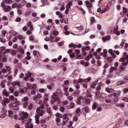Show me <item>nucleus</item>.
Instances as JSON below:
<instances>
[{
  "mask_svg": "<svg viewBox=\"0 0 128 128\" xmlns=\"http://www.w3.org/2000/svg\"><path fill=\"white\" fill-rule=\"evenodd\" d=\"M80 64L84 66H88V63H86V62H84V60H81Z\"/></svg>",
  "mask_w": 128,
  "mask_h": 128,
  "instance_id": "obj_35",
  "label": "nucleus"
},
{
  "mask_svg": "<svg viewBox=\"0 0 128 128\" xmlns=\"http://www.w3.org/2000/svg\"><path fill=\"white\" fill-rule=\"evenodd\" d=\"M12 8H18V6L16 4H12Z\"/></svg>",
  "mask_w": 128,
  "mask_h": 128,
  "instance_id": "obj_51",
  "label": "nucleus"
},
{
  "mask_svg": "<svg viewBox=\"0 0 128 128\" xmlns=\"http://www.w3.org/2000/svg\"><path fill=\"white\" fill-rule=\"evenodd\" d=\"M81 46H82V44H79L78 45H76L72 43L69 44V48H80Z\"/></svg>",
  "mask_w": 128,
  "mask_h": 128,
  "instance_id": "obj_16",
  "label": "nucleus"
},
{
  "mask_svg": "<svg viewBox=\"0 0 128 128\" xmlns=\"http://www.w3.org/2000/svg\"><path fill=\"white\" fill-rule=\"evenodd\" d=\"M39 92H40L41 93L44 92V88H40V89H39Z\"/></svg>",
  "mask_w": 128,
  "mask_h": 128,
  "instance_id": "obj_63",
  "label": "nucleus"
},
{
  "mask_svg": "<svg viewBox=\"0 0 128 128\" xmlns=\"http://www.w3.org/2000/svg\"><path fill=\"white\" fill-rule=\"evenodd\" d=\"M1 6L2 8L4 11L8 12H10V7L9 6H4V2H2L1 4Z\"/></svg>",
  "mask_w": 128,
  "mask_h": 128,
  "instance_id": "obj_10",
  "label": "nucleus"
},
{
  "mask_svg": "<svg viewBox=\"0 0 128 128\" xmlns=\"http://www.w3.org/2000/svg\"><path fill=\"white\" fill-rule=\"evenodd\" d=\"M122 100L124 102H128V97H124L122 98Z\"/></svg>",
  "mask_w": 128,
  "mask_h": 128,
  "instance_id": "obj_57",
  "label": "nucleus"
},
{
  "mask_svg": "<svg viewBox=\"0 0 128 128\" xmlns=\"http://www.w3.org/2000/svg\"><path fill=\"white\" fill-rule=\"evenodd\" d=\"M22 104L24 108H26L28 106V97H24L22 99Z\"/></svg>",
  "mask_w": 128,
  "mask_h": 128,
  "instance_id": "obj_4",
  "label": "nucleus"
},
{
  "mask_svg": "<svg viewBox=\"0 0 128 128\" xmlns=\"http://www.w3.org/2000/svg\"><path fill=\"white\" fill-rule=\"evenodd\" d=\"M56 116V122L57 123V126H60V124H58V122H60V118H64V115L62 114H60V113H56L55 114Z\"/></svg>",
  "mask_w": 128,
  "mask_h": 128,
  "instance_id": "obj_5",
  "label": "nucleus"
},
{
  "mask_svg": "<svg viewBox=\"0 0 128 128\" xmlns=\"http://www.w3.org/2000/svg\"><path fill=\"white\" fill-rule=\"evenodd\" d=\"M123 54V58H120V62H122V66H126L128 64V54L126 52H124Z\"/></svg>",
  "mask_w": 128,
  "mask_h": 128,
  "instance_id": "obj_2",
  "label": "nucleus"
},
{
  "mask_svg": "<svg viewBox=\"0 0 128 128\" xmlns=\"http://www.w3.org/2000/svg\"><path fill=\"white\" fill-rule=\"evenodd\" d=\"M1 88H6V84H4V82H2L0 84Z\"/></svg>",
  "mask_w": 128,
  "mask_h": 128,
  "instance_id": "obj_45",
  "label": "nucleus"
},
{
  "mask_svg": "<svg viewBox=\"0 0 128 128\" xmlns=\"http://www.w3.org/2000/svg\"><path fill=\"white\" fill-rule=\"evenodd\" d=\"M103 42H106L107 40H110V36H108L102 38Z\"/></svg>",
  "mask_w": 128,
  "mask_h": 128,
  "instance_id": "obj_24",
  "label": "nucleus"
},
{
  "mask_svg": "<svg viewBox=\"0 0 128 128\" xmlns=\"http://www.w3.org/2000/svg\"><path fill=\"white\" fill-rule=\"evenodd\" d=\"M9 100H12V102L14 104H18V106H19V104H20V102L19 101H18V98H14V96L12 95H10V96H9Z\"/></svg>",
  "mask_w": 128,
  "mask_h": 128,
  "instance_id": "obj_7",
  "label": "nucleus"
},
{
  "mask_svg": "<svg viewBox=\"0 0 128 128\" xmlns=\"http://www.w3.org/2000/svg\"><path fill=\"white\" fill-rule=\"evenodd\" d=\"M117 106H120V108H124V103H122L121 104H118V105H117Z\"/></svg>",
  "mask_w": 128,
  "mask_h": 128,
  "instance_id": "obj_55",
  "label": "nucleus"
},
{
  "mask_svg": "<svg viewBox=\"0 0 128 128\" xmlns=\"http://www.w3.org/2000/svg\"><path fill=\"white\" fill-rule=\"evenodd\" d=\"M86 104H90V99H86Z\"/></svg>",
  "mask_w": 128,
  "mask_h": 128,
  "instance_id": "obj_56",
  "label": "nucleus"
},
{
  "mask_svg": "<svg viewBox=\"0 0 128 128\" xmlns=\"http://www.w3.org/2000/svg\"><path fill=\"white\" fill-rule=\"evenodd\" d=\"M12 85L13 86H20V82L18 81L14 82L12 83Z\"/></svg>",
  "mask_w": 128,
  "mask_h": 128,
  "instance_id": "obj_21",
  "label": "nucleus"
},
{
  "mask_svg": "<svg viewBox=\"0 0 128 128\" xmlns=\"http://www.w3.org/2000/svg\"><path fill=\"white\" fill-rule=\"evenodd\" d=\"M13 108L14 110H18V106H15L13 107Z\"/></svg>",
  "mask_w": 128,
  "mask_h": 128,
  "instance_id": "obj_62",
  "label": "nucleus"
},
{
  "mask_svg": "<svg viewBox=\"0 0 128 128\" xmlns=\"http://www.w3.org/2000/svg\"><path fill=\"white\" fill-rule=\"evenodd\" d=\"M70 120V118L68 117L66 115L63 116V122L64 124H66L68 122V120Z\"/></svg>",
  "mask_w": 128,
  "mask_h": 128,
  "instance_id": "obj_15",
  "label": "nucleus"
},
{
  "mask_svg": "<svg viewBox=\"0 0 128 128\" xmlns=\"http://www.w3.org/2000/svg\"><path fill=\"white\" fill-rule=\"evenodd\" d=\"M56 16H58V18H62V14H60V12H56Z\"/></svg>",
  "mask_w": 128,
  "mask_h": 128,
  "instance_id": "obj_39",
  "label": "nucleus"
},
{
  "mask_svg": "<svg viewBox=\"0 0 128 128\" xmlns=\"http://www.w3.org/2000/svg\"><path fill=\"white\" fill-rule=\"evenodd\" d=\"M124 92H128V88H124L122 90Z\"/></svg>",
  "mask_w": 128,
  "mask_h": 128,
  "instance_id": "obj_58",
  "label": "nucleus"
},
{
  "mask_svg": "<svg viewBox=\"0 0 128 128\" xmlns=\"http://www.w3.org/2000/svg\"><path fill=\"white\" fill-rule=\"evenodd\" d=\"M33 54L36 56L37 58H40V53L38 51H34Z\"/></svg>",
  "mask_w": 128,
  "mask_h": 128,
  "instance_id": "obj_25",
  "label": "nucleus"
},
{
  "mask_svg": "<svg viewBox=\"0 0 128 128\" xmlns=\"http://www.w3.org/2000/svg\"><path fill=\"white\" fill-rule=\"evenodd\" d=\"M90 80H92V78H88L84 80L82 78H80L78 80H74V84H82L84 82H86V84L87 82H90Z\"/></svg>",
  "mask_w": 128,
  "mask_h": 128,
  "instance_id": "obj_3",
  "label": "nucleus"
},
{
  "mask_svg": "<svg viewBox=\"0 0 128 128\" xmlns=\"http://www.w3.org/2000/svg\"><path fill=\"white\" fill-rule=\"evenodd\" d=\"M76 116H80V114H82V111L80 110V108H78L76 109Z\"/></svg>",
  "mask_w": 128,
  "mask_h": 128,
  "instance_id": "obj_20",
  "label": "nucleus"
},
{
  "mask_svg": "<svg viewBox=\"0 0 128 128\" xmlns=\"http://www.w3.org/2000/svg\"><path fill=\"white\" fill-rule=\"evenodd\" d=\"M49 82H50V84H52V82H56V78H50L49 80Z\"/></svg>",
  "mask_w": 128,
  "mask_h": 128,
  "instance_id": "obj_40",
  "label": "nucleus"
},
{
  "mask_svg": "<svg viewBox=\"0 0 128 128\" xmlns=\"http://www.w3.org/2000/svg\"><path fill=\"white\" fill-rule=\"evenodd\" d=\"M10 99L8 98H5L4 100H2V106H6V104H10Z\"/></svg>",
  "mask_w": 128,
  "mask_h": 128,
  "instance_id": "obj_13",
  "label": "nucleus"
},
{
  "mask_svg": "<svg viewBox=\"0 0 128 128\" xmlns=\"http://www.w3.org/2000/svg\"><path fill=\"white\" fill-rule=\"evenodd\" d=\"M120 94H122V92L120 91H118L116 93H114V96H120Z\"/></svg>",
  "mask_w": 128,
  "mask_h": 128,
  "instance_id": "obj_32",
  "label": "nucleus"
},
{
  "mask_svg": "<svg viewBox=\"0 0 128 128\" xmlns=\"http://www.w3.org/2000/svg\"><path fill=\"white\" fill-rule=\"evenodd\" d=\"M126 84V82L122 80L118 81L116 82L117 86H122V84Z\"/></svg>",
  "mask_w": 128,
  "mask_h": 128,
  "instance_id": "obj_29",
  "label": "nucleus"
},
{
  "mask_svg": "<svg viewBox=\"0 0 128 128\" xmlns=\"http://www.w3.org/2000/svg\"><path fill=\"white\" fill-rule=\"evenodd\" d=\"M88 8H91L92 6V4H90V1L87 0L85 2Z\"/></svg>",
  "mask_w": 128,
  "mask_h": 128,
  "instance_id": "obj_33",
  "label": "nucleus"
},
{
  "mask_svg": "<svg viewBox=\"0 0 128 128\" xmlns=\"http://www.w3.org/2000/svg\"><path fill=\"white\" fill-rule=\"evenodd\" d=\"M98 106V104L94 102L92 106V110H96V106Z\"/></svg>",
  "mask_w": 128,
  "mask_h": 128,
  "instance_id": "obj_38",
  "label": "nucleus"
},
{
  "mask_svg": "<svg viewBox=\"0 0 128 128\" xmlns=\"http://www.w3.org/2000/svg\"><path fill=\"white\" fill-rule=\"evenodd\" d=\"M36 16H38L36 13V12L32 13V16H33V18H34L33 19V22H36V20H38L40 18L36 17Z\"/></svg>",
  "mask_w": 128,
  "mask_h": 128,
  "instance_id": "obj_18",
  "label": "nucleus"
},
{
  "mask_svg": "<svg viewBox=\"0 0 128 128\" xmlns=\"http://www.w3.org/2000/svg\"><path fill=\"white\" fill-rule=\"evenodd\" d=\"M108 9V8L106 6V8H104V10L101 11V14H104V12H106V10Z\"/></svg>",
  "mask_w": 128,
  "mask_h": 128,
  "instance_id": "obj_49",
  "label": "nucleus"
},
{
  "mask_svg": "<svg viewBox=\"0 0 128 128\" xmlns=\"http://www.w3.org/2000/svg\"><path fill=\"white\" fill-rule=\"evenodd\" d=\"M28 88H30V90H31V94H36V84H30L28 86Z\"/></svg>",
  "mask_w": 128,
  "mask_h": 128,
  "instance_id": "obj_8",
  "label": "nucleus"
},
{
  "mask_svg": "<svg viewBox=\"0 0 128 128\" xmlns=\"http://www.w3.org/2000/svg\"><path fill=\"white\" fill-rule=\"evenodd\" d=\"M126 12H128V9H126V7H124L123 8L122 12H121V14H126Z\"/></svg>",
  "mask_w": 128,
  "mask_h": 128,
  "instance_id": "obj_34",
  "label": "nucleus"
},
{
  "mask_svg": "<svg viewBox=\"0 0 128 128\" xmlns=\"http://www.w3.org/2000/svg\"><path fill=\"white\" fill-rule=\"evenodd\" d=\"M74 106H75L74 103L72 102L70 104V106H67V108H68V110H70V108H74Z\"/></svg>",
  "mask_w": 128,
  "mask_h": 128,
  "instance_id": "obj_26",
  "label": "nucleus"
},
{
  "mask_svg": "<svg viewBox=\"0 0 128 128\" xmlns=\"http://www.w3.org/2000/svg\"><path fill=\"white\" fill-rule=\"evenodd\" d=\"M58 32H54L50 34V36H58Z\"/></svg>",
  "mask_w": 128,
  "mask_h": 128,
  "instance_id": "obj_31",
  "label": "nucleus"
},
{
  "mask_svg": "<svg viewBox=\"0 0 128 128\" xmlns=\"http://www.w3.org/2000/svg\"><path fill=\"white\" fill-rule=\"evenodd\" d=\"M2 74H6V72L10 74V66H6V68L2 69Z\"/></svg>",
  "mask_w": 128,
  "mask_h": 128,
  "instance_id": "obj_12",
  "label": "nucleus"
},
{
  "mask_svg": "<svg viewBox=\"0 0 128 128\" xmlns=\"http://www.w3.org/2000/svg\"><path fill=\"white\" fill-rule=\"evenodd\" d=\"M76 28L78 30H84V26H80L79 27H76Z\"/></svg>",
  "mask_w": 128,
  "mask_h": 128,
  "instance_id": "obj_43",
  "label": "nucleus"
},
{
  "mask_svg": "<svg viewBox=\"0 0 128 128\" xmlns=\"http://www.w3.org/2000/svg\"><path fill=\"white\" fill-rule=\"evenodd\" d=\"M19 116V120H24V118H28V114L24 112H20Z\"/></svg>",
  "mask_w": 128,
  "mask_h": 128,
  "instance_id": "obj_6",
  "label": "nucleus"
},
{
  "mask_svg": "<svg viewBox=\"0 0 128 128\" xmlns=\"http://www.w3.org/2000/svg\"><path fill=\"white\" fill-rule=\"evenodd\" d=\"M114 70H116V71L117 70V69H116L114 67H111L110 68V72H114Z\"/></svg>",
  "mask_w": 128,
  "mask_h": 128,
  "instance_id": "obj_46",
  "label": "nucleus"
},
{
  "mask_svg": "<svg viewBox=\"0 0 128 128\" xmlns=\"http://www.w3.org/2000/svg\"><path fill=\"white\" fill-rule=\"evenodd\" d=\"M14 90L12 88H9V92L10 94H12V92H14Z\"/></svg>",
  "mask_w": 128,
  "mask_h": 128,
  "instance_id": "obj_64",
  "label": "nucleus"
},
{
  "mask_svg": "<svg viewBox=\"0 0 128 128\" xmlns=\"http://www.w3.org/2000/svg\"><path fill=\"white\" fill-rule=\"evenodd\" d=\"M62 104L64 106H66V104H68V100H64L62 102Z\"/></svg>",
  "mask_w": 128,
  "mask_h": 128,
  "instance_id": "obj_47",
  "label": "nucleus"
},
{
  "mask_svg": "<svg viewBox=\"0 0 128 128\" xmlns=\"http://www.w3.org/2000/svg\"><path fill=\"white\" fill-rule=\"evenodd\" d=\"M106 102H107L108 104H110L112 102V100L111 99H106L105 100Z\"/></svg>",
  "mask_w": 128,
  "mask_h": 128,
  "instance_id": "obj_54",
  "label": "nucleus"
},
{
  "mask_svg": "<svg viewBox=\"0 0 128 128\" xmlns=\"http://www.w3.org/2000/svg\"><path fill=\"white\" fill-rule=\"evenodd\" d=\"M27 26H28V28H30V30H31V31L34 30V26H32V22L29 21L27 23Z\"/></svg>",
  "mask_w": 128,
  "mask_h": 128,
  "instance_id": "obj_19",
  "label": "nucleus"
},
{
  "mask_svg": "<svg viewBox=\"0 0 128 128\" xmlns=\"http://www.w3.org/2000/svg\"><path fill=\"white\" fill-rule=\"evenodd\" d=\"M84 110L86 112H90V109L88 108V107L86 106Z\"/></svg>",
  "mask_w": 128,
  "mask_h": 128,
  "instance_id": "obj_44",
  "label": "nucleus"
},
{
  "mask_svg": "<svg viewBox=\"0 0 128 128\" xmlns=\"http://www.w3.org/2000/svg\"><path fill=\"white\" fill-rule=\"evenodd\" d=\"M68 98L69 100H74V97H72V96H68Z\"/></svg>",
  "mask_w": 128,
  "mask_h": 128,
  "instance_id": "obj_59",
  "label": "nucleus"
},
{
  "mask_svg": "<svg viewBox=\"0 0 128 128\" xmlns=\"http://www.w3.org/2000/svg\"><path fill=\"white\" fill-rule=\"evenodd\" d=\"M106 91L107 92H108L109 94H110V92H114V90L110 88H106Z\"/></svg>",
  "mask_w": 128,
  "mask_h": 128,
  "instance_id": "obj_30",
  "label": "nucleus"
},
{
  "mask_svg": "<svg viewBox=\"0 0 128 128\" xmlns=\"http://www.w3.org/2000/svg\"><path fill=\"white\" fill-rule=\"evenodd\" d=\"M26 90H28V88H24L23 89L20 90V92L21 94H26Z\"/></svg>",
  "mask_w": 128,
  "mask_h": 128,
  "instance_id": "obj_28",
  "label": "nucleus"
},
{
  "mask_svg": "<svg viewBox=\"0 0 128 128\" xmlns=\"http://www.w3.org/2000/svg\"><path fill=\"white\" fill-rule=\"evenodd\" d=\"M44 105L38 108L36 110V114L35 115V120H36V124H40V120H38L40 118L39 116H44L46 111L44 110Z\"/></svg>",
  "mask_w": 128,
  "mask_h": 128,
  "instance_id": "obj_1",
  "label": "nucleus"
},
{
  "mask_svg": "<svg viewBox=\"0 0 128 128\" xmlns=\"http://www.w3.org/2000/svg\"><path fill=\"white\" fill-rule=\"evenodd\" d=\"M96 22V20L94 19V17H92L90 22L92 24H94Z\"/></svg>",
  "mask_w": 128,
  "mask_h": 128,
  "instance_id": "obj_41",
  "label": "nucleus"
},
{
  "mask_svg": "<svg viewBox=\"0 0 128 128\" xmlns=\"http://www.w3.org/2000/svg\"><path fill=\"white\" fill-rule=\"evenodd\" d=\"M120 70H124V66H120Z\"/></svg>",
  "mask_w": 128,
  "mask_h": 128,
  "instance_id": "obj_60",
  "label": "nucleus"
},
{
  "mask_svg": "<svg viewBox=\"0 0 128 128\" xmlns=\"http://www.w3.org/2000/svg\"><path fill=\"white\" fill-rule=\"evenodd\" d=\"M60 38L58 36L54 37L52 36V35L50 36V42H58V40H60Z\"/></svg>",
  "mask_w": 128,
  "mask_h": 128,
  "instance_id": "obj_11",
  "label": "nucleus"
},
{
  "mask_svg": "<svg viewBox=\"0 0 128 128\" xmlns=\"http://www.w3.org/2000/svg\"><path fill=\"white\" fill-rule=\"evenodd\" d=\"M0 41L1 42H2V44H4V42H6V39H4L2 38H0Z\"/></svg>",
  "mask_w": 128,
  "mask_h": 128,
  "instance_id": "obj_53",
  "label": "nucleus"
},
{
  "mask_svg": "<svg viewBox=\"0 0 128 128\" xmlns=\"http://www.w3.org/2000/svg\"><path fill=\"white\" fill-rule=\"evenodd\" d=\"M38 98H42V94L38 93L36 96H33V100H36V104H40V102L38 103V102H36V100Z\"/></svg>",
  "mask_w": 128,
  "mask_h": 128,
  "instance_id": "obj_14",
  "label": "nucleus"
},
{
  "mask_svg": "<svg viewBox=\"0 0 128 128\" xmlns=\"http://www.w3.org/2000/svg\"><path fill=\"white\" fill-rule=\"evenodd\" d=\"M25 128H34V124L32 122H28L25 124Z\"/></svg>",
  "mask_w": 128,
  "mask_h": 128,
  "instance_id": "obj_17",
  "label": "nucleus"
},
{
  "mask_svg": "<svg viewBox=\"0 0 128 128\" xmlns=\"http://www.w3.org/2000/svg\"><path fill=\"white\" fill-rule=\"evenodd\" d=\"M52 100H56L58 98L57 93H54L51 96Z\"/></svg>",
  "mask_w": 128,
  "mask_h": 128,
  "instance_id": "obj_22",
  "label": "nucleus"
},
{
  "mask_svg": "<svg viewBox=\"0 0 128 128\" xmlns=\"http://www.w3.org/2000/svg\"><path fill=\"white\" fill-rule=\"evenodd\" d=\"M124 42H122L120 44V46H120V48H124Z\"/></svg>",
  "mask_w": 128,
  "mask_h": 128,
  "instance_id": "obj_61",
  "label": "nucleus"
},
{
  "mask_svg": "<svg viewBox=\"0 0 128 128\" xmlns=\"http://www.w3.org/2000/svg\"><path fill=\"white\" fill-rule=\"evenodd\" d=\"M72 3L70 2H69L68 4L66 6V10H70V7L72 6Z\"/></svg>",
  "mask_w": 128,
  "mask_h": 128,
  "instance_id": "obj_27",
  "label": "nucleus"
},
{
  "mask_svg": "<svg viewBox=\"0 0 128 128\" xmlns=\"http://www.w3.org/2000/svg\"><path fill=\"white\" fill-rule=\"evenodd\" d=\"M18 94H20V91H16L14 93L15 96H18Z\"/></svg>",
  "mask_w": 128,
  "mask_h": 128,
  "instance_id": "obj_50",
  "label": "nucleus"
},
{
  "mask_svg": "<svg viewBox=\"0 0 128 128\" xmlns=\"http://www.w3.org/2000/svg\"><path fill=\"white\" fill-rule=\"evenodd\" d=\"M74 84L77 90H78V88H80V84H78L80 83H74Z\"/></svg>",
  "mask_w": 128,
  "mask_h": 128,
  "instance_id": "obj_37",
  "label": "nucleus"
},
{
  "mask_svg": "<svg viewBox=\"0 0 128 128\" xmlns=\"http://www.w3.org/2000/svg\"><path fill=\"white\" fill-rule=\"evenodd\" d=\"M2 96H10V93L8 92V91L6 90H4L2 91Z\"/></svg>",
  "mask_w": 128,
  "mask_h": 128,
  "instance_id": "obj_23",
  "label": "nucleus"
},
{
  "mask_svg": "<svg viewBox=\"0 0 128 128\" xmlns=\"http://www.w3.org/2000/svg\"><path fill=\"white\" fill-rule=\"evenodd\" d=\"M4 0L6 4H12V0Z\"/></svg>",
  "mask_w": 128,
  "mask_h": 128,
  "instance_id": "obj_52",
  "label": "nucleus"
},
{
  "mask_svg": "<svg viewBox=\"0 0 128 128\" xmlns=\"http://www.w3.org/2000/svg\"><path fill=\"white\" fill-rule=\"evenodd\" d=\"M118 62H116L114 64V68L118 70Z\"/></svg>",
  "mask_w": 128,
  "mask_h": 128,
  "instance_id": "obj_42",
  "label": "nucleus"
},
{
  "mask_svg": "<svg viewBox=\"0 0 128 128\" xmlns=\"http://www.w3.org/2000/svg\"><path fill=\"white\" fill-rule=\"evenodd\" d=\"M48 94H45L44 96V102H48Z\"/></svg>",
  "mask_w": 128,
  "mask_h": 128,
  "instance_id": "obj_36",
  "label": "nucleus"
},
{
  "mask_svg": "<svg viewBox=\"0 0 128 128\" xmlns=\"http://www.w3.org/2000/svg\"><path fill=\"white\" fill-rule=\"evenodd\" d=\"M26 76L27 77H24L23 78V80H31V82L34 81V78L32 77V73H28L26 74Z\"/></svg>",
  "mask_w": 128,
  "mask_h": 128,
  "instance_id": "obj_9",
  "label": "nucleus"
},
{
  "mask_svg": "<svg viewBox=\"0 0 128 128\" xmlns=\"http://www.w3.org/2000/svg\"><path fill=\"white\" fill-rule=\"evenodd\" d=\"M16 50H13L11 52L12 56H16Z\"/></svg>",
  "mask_w": 128,
  "mask_h": 128,
  "instance_id": "obj_48",
  "label": "nucleus"
}]
</instances>
